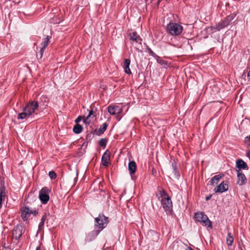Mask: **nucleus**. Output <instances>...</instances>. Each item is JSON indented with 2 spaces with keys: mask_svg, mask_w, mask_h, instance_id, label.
<instances>
[{
  "mask_svg": "<svg viewBox=\"0 0 250 250\" xmlns=\"http://www.w3.org/2000/svg\"><path fill=\"white\" fill-rule=\"evenodd\" d=\"M107 144V140L104 138H102L99 141V145L103 147V148H105Z\"/></svg>",
  "mask_w": 250,
  "mask_h": 250,
  "instance_id": "obj_27",
  "label": "nucleus"
},
{
  "mask_svg": "<svg viewBox=\"0 0 250 250\" xmlns=\"http://www.w3.org/2000/svg\"><path fill=\"white\" fill-rule=\"evenodd\" d=\"M237 184L239 186H243L246 184L247 178L245 174L239 170H237Z\"/></svg>",
  "mask_w": 250,
  "mask_h": 250,
  "instance_id": "obj_15",
  "label": "nucleus"
},
{
  "mask_svg": "<svg viewBox=\"0 0 250 250\" xmlns=\"http://www.w3.org/2000/svg\"><path fill=\"white\" fill-rule=\"evenodd\" d=\"M108 126V125L107 123H104L102 125L100 126V127L99 128V131L103 134L104 132V131L106 130Z\"/></svg>",
  "mask_w": 250,
  "mask_h": 250,
  "instance_id": "obj_23",
  "label": "nucleus"
},
{
  "mask_svg": "<svg viewBox=\"0 0 250 250\" xmlns=\"http://www.w3.org/2000/svg\"><path fill=\"white\" fill-rule=\"evenodd\" d=\"M110 152L106 150L103 154L102 157V163L104 166L108 167L110 163Z\"/></svg>",
  "mask_w": 250,
  "mask_h": 250,
  "instance_id": "obj_12",
  "label": "nucleus"
},
{
  "mask_svg": "<svg viewBox=\"0 0 250 250\" xmlns=\"http://www.w3.org/2000/svg\"><path fill=\"white\" fill-rule=\"evenodd\" d=\"M247 77H248V78L250 80V71L248 72V75H247Z\"/></svg>",
  "mask_w": 250,
  "mask_h": 250,
  "instance_id": "obj_39",
  "label": "nucleus"
},
{
  "mask_svg": "<svg viewBox=\"0 0 250 250\" xmlns=\"http://www.w3.org/2000/svg\"><path fill=\"white\" fill-rule=\"evenodd\" d=\"M168 0H150V2L153 4H156L157 6L158 7L160 3L163 1H167Z\"/></svg>",
  "mask_w": 250,
  "mask_h": 250,
  "instance_id": "obj_30",
  "label": "nucleus"
},
{
  "mask_svg": "<svg viewBox=\"0 0 250 250\" xmlns=\"http://www.w3.org/2000/svg\"><path fill=\"white\" fill-rule=\"evenodd\" d=\"M183 30V27L180 24L170 22L167 26L166 31L167 33L173 36L180 35Z\"/></svg>",
  "mask_w": 250,
  "mask_h": 250,
  "instance_id": "obj_3",
  "label": "nucleus"
},
{
  "mask_svg": "<svg viewBox=\"0 0 250 250\" xmlns=\"http://www.w3.org/2000/svg\"><path fill=\"white\" fill-rule=\"evenodd\" d=\"M232 20V17L229 16L227 17L224 21H221L220 22L218 23L215 26H214L213 28L217 31H220V30L227 27Z\"/></svg>",
  "mask_w": 250,
  "mask_h": 250,
  "instance_id": "obj_8",
  "label": "nucleus"
},
{
  "mask_svg": "<svg viewBox=\"0 0 250 250\" xmlns=\"http://www.w3.org/2000/svg\"><path fill=\"white\" fill-rule=\"evenodd\" d=\"M83 127L80 124H76L73 128V132L76 134H80L83 131Z\"/></svg>",
  "mask_w": 250,
  "mask_h": 250,
  "instance_id": "obj_21",
  "label": "nucleus"
},
{
  "mask_svg": "<svg viewBox=\"0 0 250 250\" xmlns=\"http://www.w3.org/2000/svg\"><path fill=\"white\" fill-rule=\"evenodd\" d=\"M49 39V36H47L45 38L43 39V41L42 43V47H43V48H45L46 47V46L48 45Z\"/></svg>",
  "mask_w": 250,
  "mask_h": 250,
  "instance_id": "obj_24",
  "label": "nucleus"
},
{
  "mask_svg": "<svg viewBox=\"0 0 250 250\" xmlns=\"http://www.w3.org/2000/svg\"><path fill=\"white\" fill-rule=\"evenodd\" d=\"M44 222L41 221V222L40 223V224L39 225V227H38L39 230H41L42 229V228L44 226Z\"/></svg>",
  "mask_w": 250,
  "mask_h": 250,
  "instance_id": "obj_35",
  "label": "nucleus"
},
{
  "mask_svg": "<svg viewBox=\"0 0 250 250\" xmlns=\"http://www.w3.org/2000/svg\"><path fill=\"white\" fill-rule=\"evenodd\" d=\"M161 203L163 208L166 211L170 212L172 208V203L169 196L166 198H162Z\"/></svg>",
  "mask_w": 250,
  "mask_h": 250,
  "instance_id": "obj_10",
  "label": "nucleus"
},
{
  "mask_svg": "<svg viewBox=\"0 0 250 250\" xmlns=\"http://www.w3.org/2000/svg\"><path fill=\"white\" fill-rule=\"evenodd\" d=\"M25 228L21 224H18L12 230V235L14 238L18 240L25 232Z\"/></svg>",
  "mask_w": 250,
  "mask_h": 250,
  "instance_id": "obj_7",
  "label": "nucleus"
},
{
  "mask_svg": "<svg viewBox=\"0 0 250 250\" xmlns=\"http://www.w3.org/2000/svg\"><path fill=\"white\" fill-rule=\"evenodd\" d=\"M47 216L46 214L44 213V214L42 216L41 221L44 222L46 220Z\"/></svg>",
  "mask_w": 250,
  "mask_h": 250,
  "instance_id": "obj_34",
  "label": "nucleus"
},
{
  "mask_svg": "<svg viewBox=\"0 0 250 250\" xmlns=\"http://www.w3.org/2000/svg\"><path fill=\"white\" fill-rule=\"evenodd\" d=\"M94 221V226L98 229L92 231L89 235L95 237L107 227L109 223V219L108 217L105 216L103 213H100L98 217L95 218Z\"/></svg>",
  "mask_w": 250,
  "mask_h": 250,
  "instance_id": "obj_2",
  "label": "nucleus"
},
{
  "mask_svg": "<svg viewBox=\"0 0 250 250\" xmlns=\"http://www.w3.org/2000/svg\"><path fill=\"white\" fill-rule=\"evenodd\" d=\"M229 186L227 181H223L216 188H214L216 193H223L228 190Z\"/></svg>",
  "mask_w": 250,
  "mask_h": 250,
  "instance_id": "obj_13",
  "label": "nucleus"
},
{
  "mask_svg": "<svg viewBox=\"0 0 250 250\" xmlns=\"http://www.w3.org/2000/svg\"><path fill=\"white\" fill-rule=\"evenodd\" d=\"M236 167L238 168V169H236V171L239 170V171H241L242 169H248L247 164L242 159L237 160L236 162Z\"/></svg>",
  "mask_w": 250,
  "mask_h": 250,
  "instance_id": "obj_16",
  "label": "nucleus"
},
{
  "mask_svg": "<svg viewBox=\"0 0 250 250\" xmlns=\"http://www.w3.org/2000/svg\"><path fill=\"white\" fill-rule=\"evenodd\" d=\"M50 190L46 187H43L39 192V199L42 204H46L49 200Z\"/></svg>",
  "mask_w": 250,
  "mask_h": 250,
  "instance_id": "obj_6",
  "label": "nucleus"
},
{
  "mask_svg": "<svg viewBox=\"0 0 250 250\" xmlns=\"http://www.w3.org/2000/svg\"><path fill=\"white\" fill-rule=\"evenodd\" d=\"M155 59L157 62L161 65H167V62L166 61L162 60L158 56H157Z\"/></svg>",
  "mask_w": 250,
  "mask_h": 250,
  "instance_id": "obj_25",
  "label": "nucleus"
},
{
  "mask_svg": "<svg viewBox=\"0 0 250 250\" xmlns=\"http://www.w3.org/2000/svg\"><path fill=\"white\" fill-rule=\"evenodd\" d=\"M245 141H249L250 142L249 146H250V135L249 137H247L245 138Z\"/></svg>",
  "mask_w": 250,
  "mask_h": 250,
  "instance_id": "obj_36",
  "label": "nucleus"
},
{
  "mask_svg": "<svg viewBox=\"0 0 250 250\" xmlns=\"http://www.w3.org/2000/svg\"><path fill=\"white\" fill-rule=\"evenodd\" d=\"M233 241L234 238L230 232H229L226 238L227 244L228 246H231L232 245Z\"/></svg>",
  "mask_w": 250,
  "mask_h": 250,
  "instance_id": "obj_20",
  "label": "nucleus"
},
{
  "mask_svg": "<svg viewBox=\"0 0 250 250\" xmlns=\"http://www.w3.org/2000/svg\"><path fill=\"white\" fill-rule=\"evenodd\" d=\"M211 197H212V194H210V195L206 196V200L208 201V200H210V199L211 198Z\"/></svg>",
  "mask_w": 250,
  "mask_h": 250,
  "instance_id": "obj_37",
  "label": "nucleus"
},
{
  "mask_svg": "<svg viewBox=\"0 0 250 250\" xmlns=\"http://www.w3.org/2000/svg\"><path fill=\"white\" fill-rule=\"evenodd\" d=\"M38 212L35 209H32L27 206H25L21 208V217L23 221H27L31 214L35 216L38 214Z\"/></svg>",
  "mask_w": 250,
  "mask_h": 250,
  "instance_id": "obj_5",
  "label": "nucleus"
},
{
  "mask_svg": "<svg viewBox=\"0 0 250 250\" xmlns=\"http://www.w3.org/2000/svg\"><path fill=\"white\" fill-rule=\"evenodd\" d=\"M107 111L110 115H116L122 113L123 109L117 105H110L107 107Z\"/></svg>",
  "mask_w": 250,
  "mask_h": 250,
  "instance_id": "obj_11",
  "label": "nucleus"
},
{
  "mask_svg": "<svg viewBox=\"0 0 250 250\" xmlns=\"http://www.w3.org/2000/svg\"><path fill=\"white\" fill-rule=\"evenodd\" d=\"M172 172H173L175 177L176 178L178 179L179 178L180 175V173H179V171H178V169L176 167V163L173 162L172 163Z\"/></svg>",
  "mask_w": 250,
  "mask_h": 250,
  "instance_id": "obj_22",
  "label": "nucleus"
},
{
  "mask_svg": "<svg viewBox=\"0 0 250 250\" xmlns=\"http://www.w3.org/2000/svg\"><path fill=\"white\" fill-rule=\"evenodd\" d=\"M39 106L38 101L29 102L23 108V112L18 114L17 119L18 120H27L28 118H35V116L38 114L37 111L38 110Z\"/></svg>",
  "mask_w": 250,
  "mask_h": 250,
  "instance_id": "obj_1",
  "label": "nucleus"
},
{
  "mask_svg": "<svg viewBox=\"0 0 250 250\" xmlns=\"http://www.w3.org/2000/svg\"><path fill=\"white\" fill-rule=\"evenodd\" d=\"M148 52H149V54L153 56V57H154L155 58H156V57L158 56L156 54V53H155L150 48H149L148 49Z\"/></svg>",
  "mask_w": 250,
  "mask_h": 250,
  "instance_id": "obj_33",
  "label": "nucleus"
},
{
  "mask_svg": "<svg viewBox=\"0 0 250 250\" xmlns=\"http://www.w3.org/2000/svg\"><path fill=\"white\" fill-rule=\"evenodd\" d=\"M130 63V60L128 59H126L124 62V70L125 73L130 74L131 73V70L129 68V65Z\"/></svg>",
  "mask_w": 250,
  "mask_h": 250,
  "instance_id": "obj_19",
  "label": "nucleus"
},
{
  "mask_svg": "<svg viewBox=\"0 0 250 250\" xmlns=\"http://www.w3.org/2000/svg\"><path fill=\"white\" fill-rule=\"evenodd\" d=\"M186 250H193L192 248H191L190 247H188Z\"/></svg>",
  "mask_w": 250,
  "mask_h": 250,
  "instance_id": "obj_40",
  "label": "nucleus"
},
{
  "mask_svg": "<svg viewBox=\"0 0 250 250\" xmlns=\"http://www.w3.org/2000/svg\"><path fill=\"white\" fill-rule=\"evenodd\" d=\"M224 176L223 174H220L218 175H216L212 178L211 179L210 183L211 185H214V184H217L219 181L223 178Z\"/></svg>",
  "mask_w": 250,
  "mask_h": 250,
  "instance_id": "obj_18",
  "label": "nucleus"
},
{
  "mask_svg": "<svg viewBox=\"0 0 250 250\" xmlns=\"http://www.w3.org/2000/svg\"><path fill=\"white\" fill-rule=\"evenodd\" d=\"M128 170L130 174H133L136 171V165L134 161H130L128 164Z\"/></svg>",
  "mask_w": 250,
  "mask_h": 250,
  "instance_id": "obj_17",
  "label": "nucleus"
},
{
  "mask_svg": "<svg viewBox=\"0 0 250 250\" xmlns=\"http://www.w3.org/2000/svg\"><path fill=\"white\" fill-rule=\"evenodd\" d=\"M36 250H41L40 247L39 246L37 247Z\"/></svg>",
  "mask_w": 250,
  "mask_h": 250,
  "instance_id": "obj_41",
  "label": "nucleus"
},
{
  "mask_svg": "<svg viewBox=\"0 0 250 250\" xmlns=\"http://www.w3.org/2000/svg\"><path fill=\"white\" fill-rule=\"evenodd\" d=\"M40 99L42 101L44 102L45 103L47 102L48 101V99L46 95H42Z\"/></svg>",
  "mask_w": 250,
  "mask_h": 250,
  "instance_id": "obj_32",
  "label": "nucleus"
},
{
  "mask_svg": "<svg viewBox=\"0 0 250 250\" xmlns=\"http://www.w3.org/2000/svg\"><path fill=\"white\" fill-rule=\"evenodd\" d=\"M45 49V48H43V47L41 48L39 54L37 55V58L39 59H41L42 58Z\"/></svg>",
  "mask_w": 250,
  "mask_h": 250,
  "instance_id": "obj_29",
  "label": "nucleus"
},
{
  "mask_svg": "<svg viewBox=\"0 0 250 250\" xmlns=\"http://www.w3.org/2000/svg\"><path fill=\"white\" fill-rule=\"evenodd\" d=\"M32 201H36V199L34 200V198L31 197V196L28 195V197L24 200L25 204H30ZM33 203V202H32Z\"/></svg>",
  "mask_w": 250,
  "mask_h": 250,
  "instance_id": "obj_28",
  "label": "nucleus"
},
{
  "mask_svg": "<svg viewBox=\"0 0 250 250\" xmlns=\"http://www.w3.org/2000/svg\"><path fill=\"white\" fill-rule=\"evenodd\" d=\"M128 36L131 41L139 44H142V39L138 35L136 32L129 33Z\"/></svg>",
  "mask_w": 250,
  "mask_h": 250,
  "instance_id": "obj_14",
  "label": "nucleus"
},
{
  "mask_svg": "<svg viewBox=\"0 0 250 250\" xmlns=\"http://www.w3.org/2000/svg\"><path fill=\"white\" fill-rule=\"evenodd\" d=\"M194 219L196 222H200L203 226L212 229V223L208 217L203 212H196L194 214Z\"/></svg>",
  "mask_w": 250,
  "mask_h": 250,
  "instance_id": "obj_4",
  "label": "nucleus"
},
{
  "mask_svg": "<svg viewBox=\"0 0 250 250\" xmlns=\"http://www.w3.org/2000/svg\"><path fill=\"white\" fill-rule=\"evenodd\" d=\"M93 111L92 109H91L89 111L88 115L86 117H82V116H79L76 119V120H75V122L76 123V124H79L78 123L79 122H80L83 119V122L85 124L89 125L91 121V118L92 119L94 118V116L91 117V116L93 115Z\"/></svg>",
  "mask_w": 250,
  "mask_h": 250,
  "instance_id": "obj_9",
  "label": "nucleus"
},
{
  "mask_svg": "<svg viewBox=\"0 0 250 250\" xmlns=\"http://www.w3.org/2000/svg\"><path fill=\"white\" fill-rule=\"evenodd\" d=\"M159 192L160 195L159 198H160V197H162V198H166L169 196L166 191L164 189L159 190Z\"/></svg>",
  "mask_w": 250,
  "mask_h": 250,
  "instance_id": "obj_26",
  "label": "nucleus"
},
{
  "mask_svg": "<svg viewBox=\"0 0 250 250\" xmlns=\"http://www.w3.org/2000/svg\"><path fill=\"white\" fill-rule=\"evenodd\" d=\"M247 157L250 159V150L247 152Z\"/></svg>",
  "mask_w": 250,
  "mask_h": 250,
  "instance_id": "obj_38",
  "label": "nucleus"
},
{
  "mask_svg": "<svg viewBox=\"0 0 250 250\" xmlns=\"http://www.w3.org/2000/svg\"><path fill=\"white\" fill-rule=\"evenodd\" d=\"M48 175L51 179H54L56 178L57 175L54 171L49 172Z\"/></svg>",
  "mask_w": 250,
  "mask_h": 250,
  "instance_id": "obj_31",
  "label": "nucleus"
}]
</instances>
